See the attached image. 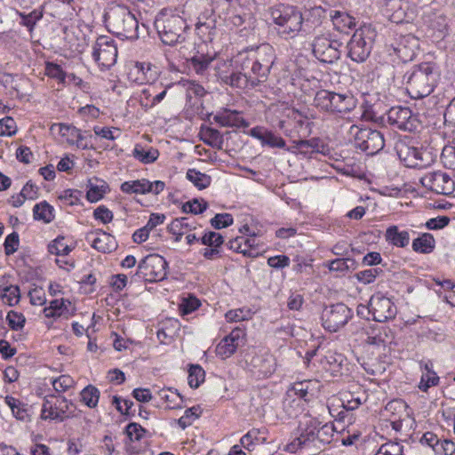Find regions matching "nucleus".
<instances>
[{
    "mask_svg": "<svg viewBox=\"0 0 455 455\" xmlns=\"http://www.w3.org/2000/svg\"><path fill=\"white\" fill-rule=\"evenodd\" d=\"M275 58V49L269 44H263L240 52L236 61L242 69L250 71L258 84H260L267 79Z\"/></svg>",
    "mask_w": 455,
    "mask_h": 455,
    "instance_id": "f257e3e1",
    "label": "nucleus"
},
{
    "mask_svg": "<svg viewBox=\"0 0 455 455\" xmlns=\"http://www.w3.org/2000/svg\"><path fill=\"white\" fill-rule=\"evenodd\" d=\"M439 71L433 62L415 65L407 77V92L412 99H422L433 92L439 80Z\"/></svg>",
    "mask_w": 455,
    "mask_h": 455,
    "instance_id": "f03ea898",
    "label": "nucleus"
},
{
    "mask_svg": "<svg viewBox=\"0 0 455 455\" xmlns=\"http://www.w3.org/2000/svg\"><path fill=\"white\" fill-rule=\"evenodd\" d=\"M270 16L275 29L283 39L294 38L302 28L304 19L300 11L295 6L275 5L271 9Z\"/></svg>",
    "mask_w": 455,
    "mask_h": 455,
    "instance_id": "7ed1b4c3",
    "label": "nucleus"
},
{
    "mask_svg": "<svg viewBox=\"0 0 455 455\" xmlns=\"http://www.w3.org/2000/svg\"><path fill=\"white\" fill-rule=\"evenodd\" d=\"M154 28L164 44L173 45L185 40L184 33L188 26L180 15L163 10L156 17Z\"/></svg>",
    "mask_w": 455,
    "mask_h": 455,
    "instance_id": "20e7f679",
    "label": "nucleus"
},
{
    "mask_svg": "<svg viewBox=\"0 0 455 455\" xmlns=\"http://www.w3.org/2000/svg\"><path fill=\"white\" fill-rule=\"evenodd\" d=\"M106 27L109 31L126 38H138L139 21L124 5H114L104 15Z\"/></svg>",
    "mask_w": 455,
    "mask_h": 455,
    "instance_id": "39448f33",
    "label": "nucleus"
},
{
    "mask_svg": "<svg viewBox=\"0 0 455 455\" xmlns=\"http://www.w3.org/2000/svg\"><path fill=\"white\" fill-rule=\"evenodd\" d=\"M314 103L319 110L336 116L348 114L356 107V100L352 94L338 93L327 90L318 91Z\"/></svg>",
    "mask_w": 455,
    "mask_h": 455,
    "instance_id": "423d86ee",
    "label": "nucleus"
},
{
    "mask_svg": "<svg viewBox=\"0 0 455 455\" xmlns=\"http://www.w3.org/2000/svg\"><path fill=\"white\" fill-rule=\"evenodd\" d=\"M375 37L376 32L370 25L355 29L347 43V56L355 63L364 62L371 52Z\"/></svg>",
    "mask_w": 455,
    "mask_h": 455,
    "instance_id": "0eeeda50",
    "label": "nucleus"
},
{
    "mask_svg": "<svg viewBox=\"0 0 455 455\" xmlns=\"http://www.w3.org/2000/svg\"><path fill=\"white\" fill-rule=\"evenodd\" d=\"M348 139L355 148L369 156L379 153L385 146L384 136L379 131L355 124L350 126Z\"/></svg>",
    "mask_w": 455,
    "mask_h": 455,
    "instance_id": "6e6552de",
    "label": "nucleus"
},
{
    "mask_svg": "<svg viewBox=\"0 0 455 455\" xmlns=\"http://www.w3.org/2000/svg\"><path fill=\"white\" fill-rule=\"evenodd\" d=\"M395 148L400 161L408 168H425L433 162L432 155L427 149L416 148L400 140Z\"/></svg>",
    "mask_w": 455,
    "mask_h": 455,
    "instance_id": "1a4fd4ad",
    "label": "nucleus"
},
{
    "mask_svg": "<svg viewBox=\"0 0 455 455\" xmlns=\"http://www.w3.org/2000/svg\"><path fill=\"white\" fill-rule=\"evenodd\" d=\"M353 311L344 303H337L324 308L322 314L323 327L336 332L352 318Z\"/></svg>",
    "mask_w": 455,
    "mask_h": 455,
    "instance_id": "9d476101",
    "label": "nucleus"
},
{
    "mask_svg": "<svg viewBox=\"0 0 455 455\" xmlns=\"http://www.w3.org/2000/svg\"><path fill=\"white\" fill-rule=\"evenodd\" d=\"M342 43L327 36H317L312 43L314 56L323 63H334L341 55Z\"/></svg>",
    "mask_w": 455,
    "mask_h": 455,
    "instance_id": "9b49d317",
    "label": "nucleus"
},
{
    "mask_svg": "<svg viewBox=\"0 0 455 455\" xmlns=\"http://www.w3.org/2000/svg\"><path fill=\"white\" fill-rule=\"evenodd\" d=\"M321 421L316 418H307L300 426V434L286 446V451L291 453L299 450L310 447H317V427Z\"/></svg>",
    "mask_w": 455,
    "mask_h": 455,
    "instance_id": "f8f14e48",
    "label": "nucleus"
},
{
    "mask_svg": "<svg viewBox=\"0 0 455 455\" xmlns=\"http://www.w3.org/2000/svg\"><path fill=\"white\" fill-rule=\"evenodd\" d=\"M420 183L427 189L439 195L450 196L455 190L454 180L443 171L427 172L420 178Z\"/></svg>",
    "mask_w": 455,
    "mask_h": 455,
    "instance_id": "ddd939ff",
    "label": "nucleus"
},
{
    "mask_svg": "<svg viewBox=\"0 0 455 455\" xmlns=\"http://www.w3.org/2000/svg\"><path fill=\"white\" fill-rule=\"evenodd\" d=\"M308 127L307 117L294 108L283 109V118L277 123V128L287 137L293 138Z\"/></svg>",
    "mask_w": 455,
    "mask_h": 455,
    "instance_id": "4468645a",
    "label": "nucleus"
},
{
    "mask_svg": "<svg viewBox=\"0 0 455 455\" xmlns=\"http://www.w3.org/2000/svg\"><path fill=\"white\" fill-rule=\"evenodd\" d=\"M216 75L224 84L238 89L254 87L259 84L251 73L248 76L246 74L231 70L229 61H222L220 65H218Z\"/></svg>",
    "mask_w": 455,
    "mask_h": 455,
    "instance_id": "2eb2a0df",
    "label": "nucleus"
},
{
    "mask_svg": "<svg viewBox=\"0 0 455 455\" xmlns=\"http://www.w3.org/2000/svg\"><path fill=\"white\" fill-rule=\"evenodd\" d=\"M93 60L104 68L112 67L117 58V48L113 39L106 36H99L93 45Z\"/></svg>",
    "mask_w": 455,
    "mask_h": 455,
    "instance_id": "dca6fc26",
    "label": "nucleus"
},
{
    "mask_svg": "<svg viewBox=\"0 0 455 455\" xmlns=\"http://www.w3.org/2000/svg\"><path fill=\"white\" fill-rule=\"evenodd\" d=\"M387 118L390 125L403 131L412 132L418 128V117L407 107H392L387 113Z\"/></svg>",
    "mask_w": 455,
    "mask_h": 455,
    "instance_id": "f3484780",
    "label": "nucleus"
},
{
    "mask_svg": "<svg viewBox=\"0 0 455 455\" xmlns=\"http://www.w3.org/2000/svg\"><path fill=\"white\" fill-rule=\"evenodd\" d=\"M70 406H73V403L63 396H46L42 406L41 418L61 422L68 417L66 413L69 411Z\"/></svg>",
    "mask_w": 455,
    "mask_h": 455,
    "instance_id": "a211bd4d",
    "label": "nucleus"
},
{
    "mask_svg": "<svg viewBox=\"0 0 455 455\" xmlns=\"http://www.w3.org/2000/svg\"><path fill=\"white\" fill-rule=\"evenodd\" d=\"M370 310L373 320L378 323H384L393 319L397 313L394 302L380 293L371 296Z\"/></svg>",
    "mask_w": 455,
    "mask_h": 455,
    "instance_id": "6ab92c4d",
    "label": "nucleus"
},
{
    "mask_svg": "<svg viewBox=\"0 0 455 455\" xmlns=\"http://www.w3.org/2000/svg\"><path fill=\"white\" fill-rule=\"evenodd\" d=\"M167 262L159 254L144 256V282H158L167 275Z\"/></svg>",
    "mask_w": 455,
    "mask_h": 455,
    "instance_id": "aec40b11",
    "label": "nucleus"
},
{
    "mask_svg": "<svg viewBox=\"0 0 455 455\" xmlns=\"http://www.w3.org/2000/svg\"><path fill=\"white\" fill-rule=\"evenodd\" d=\"M245 336L244 330L236 327L231 332L225 336L216 346V355L221 359H227L232 356L238 347L243 343Z\"/></svg>",
    "mask_w": 455,
    "mask_h": 455,
    "instance_id": "412c9836",
    "label": "nucleus"
},
{
    "mask_svg": "<svg viewBox=\"0 0 455 455\" xmlns=\"http://www.w3.org/2000/svg\"><path fill=\"white\" fill-rule=\"evenodd\" d=\"M213 119L222 127L246 128L250 124L243 118L242 112L229 108H221L216 112Z\"/></svg>",
    "mask_w": 455,
    "mask_h": 455,
    "instance_id": "4be33fe9",
    "label": "nucleus"
},
{
    "mask_svg": "<svg viewBox=\"0 0 455 455\" xmlns=\"http://www.w3.org/2000/svg\"><path fill=\"white\" fill-rule=\"evenodd\" d=\"M248 134L259 140L262 147H269L271 148H285L286 142L279 135L264 126H255L251 128Z\"/></svg>",
    "mask_w": 455,
    "mask_h": 455,
    "instance_id": "5701e85b",
    "label": "nucleus"
},
{
    "mask_svg": "<svg viewBox=\"0 0 455 455\" xmlns=\"http://www.w3.org/2000/svg\"><path fill=\"white\" fill-rule=\"evenodd\" d=\"M85 239L94 249L103 253L111 252L117 247L116 238L102 229L87 233Z\"/></svg>",
    "mask_w": 455,
    "mask_h": 455,
    "instance_id": "b1692460",
    "label": "nucleus"
},
{
    "mask_svg": "<svg viewBox=\"0 0 455 455\" xmlns=\"http://www.w3.org/2000/svg\"><path fill=\"white\" fill-rule=\"evenodd\" d=\"M251 365L254 373H257L259 378H267L275 371L276 360L267 353L256 355L251 358Z\"/></svg>",
    "mask_w": 455,
    "mask_h": 455,
    "instance_id": "393cba45",
    "label": "nucleus"
},
{
    "mask_svg": "<svg viewBox=\"0 0 455 455\" xmlns=\"http://www.w3.org/2000/svg\"><path fill=\"white\" fill-rule=\"evenodd\" d=\"M319 389V384L314 379H305L295 382L288 390L290 396H296L305 402H309Z\"/></svg>",
    "mask_w": 455,
    "mask_h": 455,
    "instance_id": "a878e982",
    "label": "nucleus"
},
{
    "mask_svg": "<svg viewBox=\"0 0 455 455\" xmlns=\"http://www.w3.org/2000/svg\"><path fill=\"white\" fill-rule=\"evenodd\" d=\"M407 407V404L402 400H393L389 402L385 407L387 412H390L394 415L395 411L399 413L398 418L395 416L394 419H390V425L392 429H394L395 432H400L403 428L404 420L403 416H408Z\"/></svg>",
    "mask_w": 455,
    "mask_h": 455,
    "instance_id": "bb28decb",
    "label": "nucleus"
},
{
    "mask_svg": "<svg viewBox=\"0 0 455 455\" xmlns=\"http://www.w3.org/2000/svg\"><path fill=\"white\" fill-rule=\"evenodd\" d=\"M330 17L335 29L341 33H348L355 27V19L346 12L332 10Z\"/></svg>",
    "mask_w": 455,
    "mask_h": 455,
    "instance_id": "cd10ccee",
    "label": "nucleus"
},
{
    "mask_svg": "<svg viewBox=\"0 0 455 455\" xmlns=\"http://www.w3.org/2000/svg\"><path fill=\"white\" fill-rule=\"evenodd\" d=\"M386 241L397 248H404L410 243V234L407 230H399L395 225L390 226L385 232Z\"/></svg>",
    "mask_w": 455,
    "mask_h": 455,
    "instance_id": "c85d7f7f",
    "label": "nucleus"
},
{
    "mask_svg": "<svg viewBox=\"0 0 455 455\" xmlns=\"http://www.w3.org/2000/svg\"><path fill=\"white\" fill-rule=\"evenodd\" d=\"M365 341L369 345L379 347L385 344L387 330L378 324H370L364 329Z\"/></svg>",
    "mask_w": 455,
    "mask_h": 455,
    "instance_id": "c756f323",
    "label": "nucleus"
},
{
    "mask_svg": "<svg viewBox=\"0 0 455 455\" xmlns=\"http://www.w3.org/2000/svg\"><path fill=\"white\" fill-rule=\"evenodd\" d=\"M346 363V357L340 353L328 352L324 356V367L334 376L342 374Z\"/></svg>",
    "mask_w": 455,
    "mask_h": 455,
    "instance_id": "7c9ffc66",
    "label": "nucleus"
},
{
    "mask_svg": "<svg viewBox=\"0 0 455 455\" xmlns=\"http://www.w3.org/2000/svg\"><path fill=\"white\" fill-rule=\"evenodd\" d=\"M412 250L415 252L428 254L431 253L435 247V240L433 235L423 233L412 241Z\"/></svg>",
    "mask_w": 455,
    "mask_h": 455,
    "instance_id": "2f4dec72",
    "label": "nucleus"
},
{
    "mask_svg": "<svg viewBox=\"0 0 455 455\" xmlns=\"http://www.w3.org/2000/svg\"><path fill=\"white\" fill-rule=\"evenodd\" d=\"M262 434L263 430L252 428L241 437L240 443L247 451H253L256 445L265 443L266 437L262 436Z\"/></svg>",
    "mask_w": 455,
    "mask_h": 455,
    "instance_id": "473e14b6",
    "label": "nucleus"
},
{
    "mask_svg": "<svg viewBox=\"0 0 455 455\" xmlns=\"http://www.w3.org/2000/svg\"><path fill=\"white\" fill-rule=\"evenodd\" d=\"M5 403L10 407L13 416L20 420H27L29 417L28 404L19 399L7 395L4 399Z\"/></svg>",
    "mask_w": 455,
    "mask_h": 455,
    "instance_id": "72a5a7b5",
    "label": "nucleus"
},
{
    "mask_svg": "<svg viewBox=\"0 0 455 455\" xmlns=\"http://www.w3.org/2000/svg\"><path fill=\"white\" fill-rule=\"evenodd\" d=\"M34 219L43 220L44 223H50L53 218V207L46 201L36 204L33 208Z\"/></svg>",
    "mask_w": 455,
    "mask_h": 455,
    "instance_id": "f704fd0d",
    "label": "nucleus"
},
{
    "mask_svg": "<svg viewBox=\"0 0 455 455\" xmlns=\"http://www.w3.org/2000/svg\"><path fill=\"white\" fill-rule=\"evenodd\" d=\"M186 178L200 190L208 188L212 181V179L209 175L203 173L196 169H188L186 174Z\"/></svg>",
    "mask_w": 455,
    "mask_h": 455,
    "instance_id": "c9c22d12",
    "label": "nucleus"
},
{
    "mask_svg": "<svg viewBox=\"0 0 455 455\" xmlns=\"http://www.w3.org/2000/svg\"><path fill=\"white\" fill-rule=\"evenodd\" d=\"M425 370L426 372L422 374L419 385V388L423 392H427L429 387L436 386L439 382V377L432 370V364L425 363Z\"/></svg>",
    "mask_w": 455,
    "mask_h": 455,
    "instance_id": "e433bc0d",
    "label": "nucleus"
},
{
    "mask_svg": "<svg viewBox=\"0 0 455 455\" xmlns=\"http://www.w3.org/2000/svg\"><path fill=\"white\" fill-rule=\"evenodd\" d=\"M253 315V312L250 307H243L235 309L228 310L225 314V318L228 323H238L250 320Z\"/></svg>",
    "mask_w": 455,
    "mask_h": 455,
    "instance_id": "4c0bfd02",
    "label": "nucleus"
},
{
    "mask_svg": "<svg viewBox=\"0 0 455 455\" xmlns=\"http://www.w3.org/2000/svg\"><path fill=\"white\" fill-rule=\"evenodd\" d=\"M288 150L301 155L304 157H311L312 154H314V138L311 140H294L293 145Z\"/></svg>",
    "mask_w": 455,
    "mask_h": 455,
    "instance_id": "58836bf2",
    "label": "nucleus"
},
{
    "mask_svg": "<svg viewBox=\"0 0 455 455\" xmlns=\"http://www.w3.org/2000/svg\"><path fill=\"white\" fill-rule=\"evenodd\" d=\"M126 76L128 80L134 84L140 85L142 63L137 60H129L125 65Z\"/></svg>",
    "mask_w": 455,
    "mask_h": 455,
    "instance_id": "ea45409f",
    "label": "nucleus"
},
{
    "mask_svg": "<svg viewBox=\"0 0 455 455\" xmlns=\"http://www.w3.org/2000/svg\"><path fill=\"white\" fill-rule=\"evenodd\" d=\"M205 378V371L199 364H192L188 369V383L190 387L197 388Z\"/></svg>",
    "mask_w": 455,
    "mask_h": 455,
    "instance_id": "a19ab883",
    "label": "nucleus"
},
{
    "mask_svg": "<svg viewBox=\"0 0 455 455\" xmlns=\"http://www.w3.org/2000/svg\"><path fill=\"white\" fill-rule=\"evenodd\" d=\"M81 401L89 408H95L100 398V391L92 385H88L80 393Z\"/></svg>",
    "mask_w": 455,
    "mask_h": 455,
    "instance_id": "79ce46f5",
    "label": "nucleus"
},
{
    "mask_svg": "<svg viewBox=\"0 0 455 455\" xmlns=\"http://www.w3.org/2000/svg\"><path fill=\"white\" fill-rule=\"evenodd\" d=\"M335 427L333 424L331 423H324L323 424L321 422V425L317 427V444H328L330 443L334 435ZM316 448H319V445H317Z\"/></svg>",
    "mask_w": 455,
    "mask_h": 455,
    "instance_id": "37998d69",
    "label": "nucleus"
},
{
    "mask_svg": "<svg viewBox=\"0 0 455 455\" xmlns=\"http://www.w3.org/2000/svg\"><path fill=\"white\" fill-rule=\"evenodd\" d=\"M202 413V409L200 406H193L191 408L187 409L184 411V414L178 419V425L185 429L200 417Z\"/></svg>",
    "mask_w": 455,
    "mask_h": 455,
    "instance_id": "c03bdc74",
    "label": "nucleus"
},
{
    "mask_svg": "<svg viewBox=\"0 0 455 455\" xmlns=\"http://www.w3.org/2000/svg\"><path fill=\"white\" fill-rule=\"evenodd\" d=\"M374 455H403V445L400 442H387L379 446Z\"/></svg>",
    "mask_w": 455,
    "mask_h": 455,
    "instance_id": "a18cd8bd",
    "label": "nucleus"
},
{
    "mask_svg": "<svg viewBox=\"0 0 455 455\" xmlns=\"http://www.w3.org/2000/svg\"><path fill=\"white\" fill-rule=\"evenodd\" d=\"M200 243L207 247L221 248L224 243V237L218 232L209 230L205 231L200 237Z\"/></svg>",
    "mask_w": 455,
    "mask_h": 455,
    "instance_id": "49530a36",
    "label": "nucleus"
},
{
    "mask_svg": "<svg viewBox=\"0 0 455 455\" xmlns=\"http://www.w3.org/2000/svg\"><path fill=\"white\" fill-rule=\"evenodd\" d=\"M214 58L208 55H196L191 58V65L198 75H204Z\"/></svg>",
    "mask_w": 455,
    "mask_h": 455,
    "instance_id": "de8ad7c7",
    "label": "nucleus"
},
{
    "mask_svg": "<svg viewBox=\"0 0 455 455\" xmlns=\"http://www.w3.org/2000/svg\"><path fill=\"white\" fill-rule=\"evenodd\" d=\"M422 338H426L427 339L441 343L444 341L445 339V332L443 328L442 327H435V328H428V327H422L420 335Z\"/></svg>",
    "mask_w": 455,
    "mask_h": 455,
    "instance_id": "09e8293b",
    "label": "nucleus"
},
{
    "mask_svg": "<svg viewBox=\"0 0 455 455\" xmlns=\"http://www.w3.org/2000/svg\"><path fill=\"white\" fill-rule=\"evenodd\" d=\"M207 203L204 199H193L186 202L182 205V211L185 213L200 214L207 209Z\"/></svg>",
    "mask_w": 455,
    "mask_h": 455,
    "instance_id": "8fccbe9b",
    "label": "nucleus"
},
{
    "mask_svg": "<svg viewBox=\"0 0 455 455\" xmlns=\"http://www.w3.org/2000/svg\"><path fill=\"white\" fill-rule=\"evenodd\" d=\"M441 160L446 168L455 170V140L443 148Z\"/></svg>",
    "mask_w": 455,
    "mask_h": 455,
    "instance_id": "3c124183",
    "label": "nucleus"
},
{
    "mask_svg": "<svg viewBox=\"0 0 455 455\" xmlns=\"http://www.w3.org/2000/svg\"><path fill=\"white\" fill-rule=\"evenodd\" d=\"M200 306V300L196 297L189 295L182 299L179 306V310L181 315H185L196 311Z\"/></svg>",
    "mask_w": 455,
    "mask_h": 455,
    "instance_id": "603ef678",
    "label": "nucleus"
},
{
    "mask_svg": "<svg viewBox=\"0 0 455 455\" xmlns=\"http://www.w3.org/2000/svg\"><path fill=\"white\" fill-rule=\"evenodd\" d=\"M108 189V186L103 182L102 185H94L90 180L89 181V190L86 193L87 199L92 202L95 203L100 200L104 194L106 193Z\"/></svg>",
    "mask_w": 455,
    "mask_h": 455,
    "instance_id": "864d4df0",
    "label": "nucleus"
},
{
    "mask_svg": "<svg viewBox=\"0 0 455 455\" xmlns=\"http://www.w3.org/2000/svg\"><path fill=\"white\" fill-rule=\"evenodd\" d=\"M3 300L9 306L16 305L20 300V288L17 285H9L3 289Z\"/></svg>",
    "mask_w": 455,
    "mask_h": 455,
    "instance_id": "5fc2aeb1",
    "label": "nucleus"
},
{
    "mask_svg": "<svg viewBox=\"0 0 455 455\" xmlns=\"http://www.w3.org/2000/svg\"><path fill=\"white\" fill-rule=\"evenodd\" d=\"M48 251L55 255H68L71 251V248L64 243V237L58 236L52 243L48 245Z\"/></svg>",
    "mask_w": 455,
    "mask_h": 455,
    "instance_id": "6e6d98bb",
    "label": "nucleus"
},
{
    "mask_svg": "<svg viewBox=\"0 0 455 455\" xmlns=\"http://www.w3.org/2000/svg\"><path fill=\"white\" fill-rule=\"evenodd\" d=\"M210 222L215 229H221L232 225L234 218L230 213H217Z\"/></svg>",
    "mask_w": 455,
    "mask_h": 455,
    "instance_id": "4d7b16f0",
    "label": "nucleus"
},
{
    "mask_svg": "<svg viewBox=\"0 0 455 455\" xmlns=\"http://www.w3.org/2000/svg\"><path fill=\"white\" fill-rule=\"evenodd\" d=\"M382 272L380 268H369L359 271L355 274L356 279L364 284L371 283L375 281L376 277Z\"/></svg>",
    "mask_w": 455,
    "mask_h": 455,
    "instance_id": "13d9d810",
    "label": "nucleus"
},
{
    "mask_svg": "<svg viewBox=\"0 0 455 455\" xmlns=\"http://www.w3.org/2000/svg\"><path fill=\"white\" fill-rule=\"evenodd\" d=\"M45 71L48 76L58 79L63 84L67 83V73L63 71L60 65L55 63H47Z\"/></svg>",
    "mask_w": 455,
    "mask_h": 455,
    "instance_id": "bf43d9fd",
    "label": "nucleus"
},
{
    "mask_svg": "<svg viewBox=\"0 0 455 455\" xmlns=\"http://www.w3.org/2000/svg\"><path fill=\"white\" fill-rule=\"evenodd\" d=\"M9 327L13 331H20L24 327L25 316L21 313L10 311L6 316Z\"/></svg>",
    "mask_w": 455,
    "mask_h": 455,
    "instance_id": "052dcab7",
    "label": "nucleus"
},
{
    "mask_svg": "<svg viewBox=\"0 0 455 455\" xmlns=\"http://www.w3.org/2000/svg\"><path fill=\"white\" fill-rule=\"evenodd\" d=\"M341 404L346 411H354L362 404V399L351 393L343 394Z\"/></svg>",
    "mask_w": 455,
    "mask_h": 455,
    "instance_id": "680f3d73",
    "label": "nucleus"
},
{
    "mask_svg": "<svg viewBox=\"0 0 455 455\" xmlns=\"http://www.w3.org/2000/svg\"><path fill=\"white\" fill-rule=\"evenodd\" d=\"M184 86L186 87L187 97L189 99H192V97L201 98L206 93L204 88L195 81H186Z\"/></svg>",
    "mask_w": 455,
    "mask_h": 455,
    "instance_id": "e2e57ef3",
    "label": "nucleus"
},
{
    "mask_svg": "<svg viewBox=\"0 0 455 455\" xmlns=\"http://www.w3.org/2000/svg\"><path fill=\"white\" fill-rule=\"evenodd\" d=\"M444 125L451 131L455 130V97L448 104L443 113Z\"/></svg>",
    "mask_w": 455,
    "mask_h": 455,
    "instance_id": "0e129e2a",
    "label": "nucleus"
},
{
    "mask_svg": "<svg viewBox=\"0 0 455 455\" xmlns=\"http://www.w3.org/2000/svg\"><path fill=\"white\" fill-rule=\"evenodd\" d=\"M20 239L17 232L8 235L4 241V252L6 255L13 254L19 248Z\"/></svg>",
    "mask_w": 455,
    "mask_h": 455,
    "instance_id": "69168bd1",
    "label": "nucleus"
},
{
    "mask_svg": "<svg viewBox=\"0 0 455 455\" xmlns=\"http://www.w3.org/2000/svg\"><path fill=\"white\" fill-rule=\"evenodd\" d=\"M64 300L53 299L51 301L50 306L45 307L44 312L46 317L60 316L63 313Z\"/></svg>",
    "mask_w": 455,
    "mask_h": 455,
    "instance_id": "338daca9",
    "label": "nucleus"
},
{
    "mask_svg": "<svg viewBox=\"0 0 455 455\" xmlns=\"http://www.w3.org/2000/svg\"><path fill=\"white\" fill-rule=\"evenodd\" d=\"M74 384L73 379L68 375H61L52 382L53 388L56 392H64Z\"/></svg>",
    "mask_w": 455,
    "mask_h": 455,
    "instance_id": "774afa93",
    "label": "nucleus"
}]
</instances>
